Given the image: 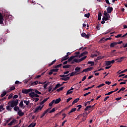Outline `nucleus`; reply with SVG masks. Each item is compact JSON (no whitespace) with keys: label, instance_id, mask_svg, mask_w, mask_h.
<instances>
[{"label":"nucleus","instance_id":"7","mask_svg":"<svg viewBox=\"0 0 127 127\" xmlns=\"http://www.w3.org/2000/svg\"><path fill=\"white\" fill-rule=\"evenodd\" d=\"M59 69L56 68V69H52L50 70V72H49V75H52L53 74V72H58Z\"/></svg>","mask_w":127,"mask_h":127},{"label":"nucleus","instance_id":"45","mask_svg":"<svg viewBox=\"0 0 127 127\" xmlns=\"http://www.w3.org/2000/svg\"><path fill=\"white\" fill-rule=\"evenodd\" d=\"M85 17H87V18H89L90 17V13H86L84 14Z\"/></svg>","mask_w":127,"mask_h":127},{"label":"nucleus","instance_id":"35","mask_svg":"<svg viewBox=\"0 0 127 127\" xmlns=\"http://www.w3.org/2000/svg\"><path fill=\"white\" fill-rule=\"evenodd\" d=\"M125 90H126V88L122 87L121 89L119 90V91L117 92V94H119V93H121V91H125Z\"/></svg>","mask_w":127,"mask_h":127},{"label":"nucleus","instance_id":"52","mask_svg":"<svg viewBox=\"0 0 127 127\" xmlns=\"http://www.w3.org/2000/svg\"><path fill=\"white\" fill-rule=\"evenodd\" d=\"M52 112L53 113H54V112H55V111H57V107H55L54 108H53L52 110H51Z\"/></svg>","mask_w":127,"mask_h":127},{"label":"nucleus","instance_id":"21","mask_svg":"<svg viewBox=\"0 0 127 127\" xmlns=\"http://www.w3.org/2000/svg\"><path fill=\"white\" fill-rule=\"evenodd\" d=\"M89 110V111L90 110H92V106L90 105L88 106H86V107L84 109V111H88Z\"/></svg>","mask_w":127,"mask_h":127},{"label":"nucleus","instance_id":"1","mask_svg":"<svg viewBox=\"0 0 127 127\" xmlns=\"http://www.w3.org/2000/svg\"><path fill=\"white\" fill-rule=\"evenodd\" d=\"M18 101L19 100L18 99H16V100H13L11 102H9L8 104H9V103H10V107L11 108H14V107L18 104Z\"/></svg>","mask_w":127,"mask_h":127},{"label":"nucleus","instance_id":"4","mask_svg":"<svg viewBox=\"0 0 127 127\" xmlns=\"http://www.w3.org/2000/svg\"><path fill=\"white\" fill-rule=\"evenodd\" d=\"M81 35L82 37H85V38H86L87 39H89L91 36V34H90V33L86 34V33H84V32L81 33Z\"/></svg>","mask_w":127,"mask_h":127},{"label":"nucleus","instance_id":"64","mask_svg":"<svg viewBox=\"0 0 127 127\" xmlns=\"http://www.w3.org/2000/svg\"><path fill=\"white\" fill-rule=\"evenodd\" d=\"M123 47H124V48H127V43L126 44H123Z\"/></svg>","mask_w":127,"mask_h":127},{"label":"nucleus","instance_id":"56","mask_svg":"<svg viewBox=\"0 0 127 127\" xmlns=\"http://www.w3.org/2000/svg\"><path fill=\"white\" fill-rule=\"evenodd\" d=\"M63 112H64V110H61L59 113L56 114V116H57V115H59V116H60V115H61V114H62Z\"/></svg>","mask_w":127,"mask_h":127},{"label":"nucleus","instance_id":"24","mask_svg":"<svg viewBox=\"0 0 127 127\" xmlns=\"http://www.w3.org/2000/svg\"><path fill=\"white\" fill-rule=\"evenodd\" d=\"M70 67H71V65L69 64H66L63 66V68H64V69H68V68H70Z\"/></svg>","mask_w":127,"mask_h":127},{"label":"nucleus","instance_id":"58","mask_svg":"<svg viewBox=\"0 0 127 127\" xmlns=\"http://www.w3.org/2000/svg\"><path fill=\"white\" fill-rule=\"evenodd\" d=\"M126 72H127V68L125 69L124 70H123L121 72H120V73H119V74H123V73H125Z\"/></svg>","mask_w":127,"mask_h":127},{"label":"nucleus","instance_id":"6","mask_svg":"<svg viewBox=\"0 0 127 127\" xmlns=\"http://www.w3.org/2000/svg\"><path fill=\"white\" fill-rule=\"evenodd\" d=\"M43 109V106L41 107V106H39L35 110L34 113H38L40 111H41Z\"/></svg>","mask_w":127,"mask_h":127},{"label":"nucleus","instance_id":"26","mask_svg":"<svg viewBox=\"0 0 127 127\" xmlns=\"http://www.w3.org/2000/svg\"><path fill=\"white\" fill-rule=\"evenodd\" d=\"M69 75H70L69 73L68 74H61V75H60V77H61V78H64V77L66 78L68 77Z\"/></svg>","mask_w":127,"mask_h":127},{"label":"nucleus","instance_id":"10","mask_svg":"<svg viewBox=\"0 0 127 127\" xmlns=\"http://www.w3.org/2000/svg\"><path fill=\"white\" fill-rule=\"evenodd\" d=\"M110 15L108 16H103L102 20L107 21V20H109V19H110Z\"/></svg>","mask_w":127,"mask_h":127},{"label":"nucleus","instance_id":"57","mask_svg":"<svg viewBox=\"0 0 127 127\" xmlns=\"http://www.w3.org/2000/svg\"><path fill=\"white\" fill-rule=\"evenodd\" d=\"M15 84L16 85H20V84H21V82L18 81V80H16L15 82Z\"/></svg>","mask_w":127,"mask_h":127},{"label":"nucleus","instance_id":"61","mask_svg":"<svg viewBox=\"0 0 127 127\" xmlns=\"http://www.w3.org/2000/svg\"><path fill=\"white\" fill-rule=\"evenodd\" d=\"M104 14L105 16L110 15V14H109L108 13H107V11H104Z\"/></svg>","mask_w":127,"mask_h":127},{"label":"nucleus","instance_id":"47","mask_svg":"<svg viewBox=\"0 0 127 127\" xmlns=\"http://www.w3.org/2000/svg\"><path fill=\"white\" fill-rule=\"evenodd\" d=\"M62 66V64H58L57 65L55 66V68H60Z\"/></svg>","mask_w":127,"mask_h":127},{"label":"nucleus","instance_id":"5","mask_svg":"<svg viewBox=\"0 0 127 127\" xmlns=\"http://www.w3.org/2000/svg\"><path fill=\"white\" fill-rule=\"evenodd\" d=\"M94 68L93 67H88L87 68H85L83 69L80 73H84V72H89L90 71H92Z\"/></svg>","mask_w":127,"mask_h":127},{"label":"nucleus","instance_id":"60","mask_svg":"<svg viewBox=\"0 0 127 127\" xmlns=\"http://www.w3.org/2000/svg\"><path fill=\"white\" fill-rule=\"evenodd\" d=\"M62 116H63V118H62V120L64 121V119H65V118H66V114L64 113Z\"/></svg>","mask_w":127,"mask_h":127},{"label":"nucleus","instance_id":"20","mask_svg":"<svg viewBox=\"0 0 127 127\" xmlns=\"http://www.w3.org/2000/svg\"><path fill=\"white\" fill-rule=\"evenodd\" d=\"M38 84V81H34L33 82H31V86H36Z\"/></svg>","mask_w":127,"mask_h":127},{"label":"nucleus","instance_id":"13","mask_svg":"<svg viewBox=\"0 0 127 127\" xmlns=\"http://www.w3.org/2000/svg\"><path fill=\"white\" fill-rule=\"evenodd\" d=\"M76 57H77V56H73L70 57L67 60L68 62H71L73 60V59H74V58H76Z\"/></svg>","mask_w":127,"mask_h":127},{"label":"nucleus","instance_id":"2","mask_svg":"<svg viewBox=\"0 0 127 127\" xmlns=\"http://www.w3.org/2000/svg\"><path fill=\"white\" fill-rule=\"evenodd\" d=\"M29 96L31 98H34V97H35L36 98H39V96L38 95V94L35 93V92L33 91H31L29 93Z\"/></svg>","mask_w":127,"mask_h":127},{"label":"nucleus","instance_id":"42","mask_svg":"<svg viewBox=\"0 0 127 127\" xmlns=\"http://www.w3.org/2000/svg\"><path fill=\"white\" fill-rule=\"evenodd\" d=\"M63 89H64V87H61V88L58 89L57 91V92H60V91H63Z\"/></svg>","mask_w":127,"mask_h":127},{"label":"nucleus","instance_id":"63","mask_svg":"<svg viewBox=\"0 0 127 127\" xmlns=\"http://www.w3.org/2000/svg\"><path fill=\"white\" fill-rule=\"evenodd\" d=\"M12 96H13V94L11 93L10 94L8 97V99H11L12 98Z\"/></svg>","mask_w":127,"mask_h":127},{"label":"nucleus","instance_id":"46","mask_svg":"<svg viewBox=\"0 0 127 127\" xmlns=\"http://www.w3.org/2000/svg\"><path fill=\"white\" fill-rule=\"evenodd\" d=\"M20 111V110H19V108H18V107L16 106L15 107H14V111H15L16 112H17V111Z\"/></svg>","mask_w":127,"mask_h":127},{"label":"nucleus","instance_id":"19","mask_svg":"<svg viewBox=\"0 0 127 127\" xmlns=\"http://www.w3.org/2000/svg\"><path fill=\"white\" fill-rule=\"evenodd\" d=\"M76 110H77V109L76 108H72L70 112H68V115H69V116H70L71 115V113H73L74 112H76Z\"/></svg>","mask_w":127,"mask_h":127},{"label":"nucleus","instance_id":"29","mask_svg":"<svg viewBox=\"0 0 127 127\" xmlns=\"http://www.w3.org/2000/svg\"><path fill=\"white\" fill-rule=\"evenodd\" d=\"M95 87V85H93L91 86L88 87L87 88H85L83 89V91H87V90H89V89H92V88H94Z\"/></svg>","mask_w":127,"mask_h":127},{"label":"nucleus","instance_id":"62","mask_svg":"<svg viewBox=\"0 0 127 127\" xmlns=\"http://www.w3.org/2000/svg\"><path fill=\"white\" fill-rule=\"evenodd\" d=\"M52 90V87L51 86H50L48 88V92H51Z\"/></svg>","mask_w":127,"mask_h":127},{"label":"nucleus","instance_id":"33","mask_svg":"<svg viewBox=\"0 0 127 127\" xmlns=\"http://www.w3.org/2000/svg\"><path fill=\"white\" fill-rule=\"evenodd\" d=\"M15 122V120H12L10 123L8 124L7 126H12V124H13Z\"/></svg>","mask_w":127,"mask_h":127},{"label":"nucleus","instance_id":"27","mask_svg":"<svg viewBox=\"0 0 127 127\" xmlns=\"http://www.w3.org/2000/svg\"><path fill=\"white\" fill-rule=\"evenodd\" d=\"M80 70H81V67H79V66H77L75 68V72H76V73L80 72Z\"/></svg>","mask_w":127,"mask_h":127},{"label":"nucleus","instance_id":"8","mask_svg":"<svg viewBox=\"0 0 127 127\" xmlns=\"http://www.w3.org/2000/svg\"><path fill=\"white\" fill-rule=\"evenodd\" d=\"M3 16H2V14L0 12V24H2L3 23Z\"/></svg>","mask_w":127,"mask_h":127},{"label":"nucleus","instance_id":"38","mask_svg":"<svg viewBox=\"0 0 127 127\" xmlns=\"http://www.w3.org/2000/svg\"><path fill=\"white\" fill-rule=\"evenodd\" d=\"M46 114H47V112H46V111H45L43 113V114L41 116L40 118L42 119V118H43V117H44V116H45Z\"/></svg>","mask_w":127,"mask_h":127},{"label":"nucleus","instance_id":"23","mask_svg":"<svg viewBox=\"0 0 127 127\" xmlns=\"http://www.w3.org/2000/svg\"><path fill=\"white\" fill-rule=\"evenodd\" d=\"M86 54H88V52L85 51L84 52H83L80 55H79V58H80L82 57V56H84V55H86Z\"/></svg>","mask_w":127,"mask_h":127},{"label":"nucleus","instance_id":"43","mask_svg":"<svg viewBox=\"0 0 127 127\" xmlns=\"http://www.w3.org/2000/svg\"><path fill=\"white\" fill-rule=\"evenodd\" d=\"M19 107L21 108H23V102L22 101L20 102Z\"/></svg>","mask_w":127,"mask_h":127},{"label":"nucleus","instance_id":"49","mask_svg":"<svg viewBox=\"0 0 127 127\" xmlns=\"http://www.w3.org/2000/svg\"><path fill=\"white\" fill-rule=\"evenodd\" d=\"M61 86H62V85L60 84V83H58L56 85V88H57V89H58V88H60V87H61Z\"/></svg>","mask_w":127,"mask_h":127},{"label":"nucleus","instance_id":"15","mask_svg":"<svg viewBox=\"0 0 127 127\" xmlns=\"http://www.w3.org/2000/svg\"><path fill=\"white\" fill-rule=\"evenodd\" d=\"M60 102H61V98H59L55 100L54 103L55 104H59Z\"/></svg>","mask_w":127,"mask_h":127},{"label":"nucleus","instance_id":"31","mask_svg":"<svg viewBox=\"0 0 127 127\" xmlns=\"http://www.w3.org/2000/svg\"><path fill=\"white\" fill-rule=\"evenodd\" d=\"M86 58H87V56H84V57H82V58L79 59V62H81V61L85 60Z\"/></svg>","mask_w":127,"mask_h":127},{"label":"nucleus","instance_id":"59","mask_svg":"<svg viewBox=\"0 0 127 127\" xmlns=\"http://www.w3.org/2000/svg\"><path fill=\"white\" fill-rule=\"evenodd\" d=\"M10 91H13V90H15V87L11 86L10 88Z\"/></svg>","mask_w":127,"mask_h":127},{"label":"nucleus","instance_id":"53","mask_svg":"<svg viewBox=\"0 0 127 127\" xmlns=\"http://www.w3.org/2000/svg\"><path fill=\"white\" fill-rule=\"evenodd\" d=\"M105 86V84L104 83H102L101 84H100L99 86H97L96 88H101V87H103Z\"/></svg>","mask_w":127,"mask_h":127},{"label":"nucleus","instance_id":"17","mask_svg":"<svg viewBox=\"0 0 127 127\" xmlns=\"http://www.w3.org/2000/svg\"><path fill=\"white\" fill-rule=\"evenodd\" d=\"M61 80H63L64 81H69V80H70V77L67 76L66 77H62Z\"/></svg>","mask_w":127,"mask_h":127},{"label":"nucleus","instance_id":"22","mask_svg":"<svg viewBox=\"0 0 127 127\" xmlns=\"http://www.w3.org/2000/svg\"><path fill=\"white\" fill-rule=\"evenodd\" d=\"M79 100H80V98L75 99L72 102V106H73V105H74V104H76V103H78V101H79Z\"/></svg>","mask_w":127,"mask_h":127},{"label":"nucleus","instance_id":"44","mask_svg":"<svg viewBox=\"0 0 127 127\" xmlns=\"http://www.w3.org/2000/svg\"><path fill=\"white\" fill-rule=\"evenodd\" d=\"M36 126V123H31L30 125H29V126H30V127H34Z\"/></svg>","mask_w":127,"mask_h":127},{"label":"nucleus","instance_id":"3","mask_svg":"<svg viewBox=\"0 0 127 127\" xmlns=\"http://www.w3.org/2000/svg\"><path fill=\"white\" fill-rule=\"evenodd\" d=\"M31 91H33L32 88L23 89L22 90V94H28V93H30V92H31Z\"/></svg>","mask_w":127,"mask_h":127},{"label":"nucleus","instance_id":"48","mask_svg":"<svg viewBox=\"0 0 127 127\" xmlns=\"http://www.w3.org/2000/svg\"><path fill=\"white\" fill-rule=\"evenodd\" d=\"M6 108L7 111H11V109L10 108V106L8 105V106H6Z\"/></svg>","mask_w":127,"mask_h":127},{"label":"nucleus","instance_id":"28","mask_svg":"<svg viewBox=\"0 0 127 127\" xmlns=\"http://www.w3.org/2000/svg\"><path fill=\"white\" fill-rule=\"evenodd\" d=\"M33 91H34V92H35V93L37 94V95H41V92L37 90V89H35Z\"/></svg>","mask_w":127,"mask_h":127},{"label":"nucleus","instance_id":"54","mask_svg":"<svg viewBox=\"0 0 127 127\" xmlns=\"http://www.w3.org/2000/svg\"><path fill=\"white\" fill-rule=\"evenodd\" d=\"M73 99V98L72 97H69L68 98L67 100H66V103H69V102H70V101H71V100H72Z\"/></svg>","mask_w":127,"mask_h":127},{"label":"nucleus","instance_id":"55","mask_svg":"<svg viewBox=\"0 0 127 127\" xmlns=\"http://www.w3.org/2000/svg\"><path fill=\"white\" fill-rule=\"evenodd\" d=\"M73 61L75 62V63H79V62H81L79 61V60H77V59H73Z\"/></svg>","mask_w":127,"mask_h":127},{"label":"nucleus","instance_id":"51","mask_svg":"<svg viewBox=\"0 0 127 127\" xmlns=\"http://www.w3.org/2000/svg\"><path fill=\"white\" fill-rule=\"evenodd\" d=\"M122 34H118L117 36H115L116 38H120V37H122Z\"/></svg>","mask_w":127,"mask_h":127},{"label":"nucleus","instance_id":"25","mask_svg":"<svg viewBox=\"0 0 127 127\" xmlns=\"http://www.w3.org/2000/svg\"><path fill=\"white\" fill-rule=\"evenodd\" d=\"M102 17V12H98V19L101 20Z\"/></svg>","mask_w":127,"mask_h":127},{"label":"nucleus","instance_id":"18","mask_svg":"<svg viewBox=\"0 0 127 127\" xmlns=\"http://www.w3.org/2000/svg\"><path fill=\"white\" fill-rule=\"evenodd\" d=\"M67 59H69V57H68V56H65L62 59L61 62H63V61H65V60H67Z\"/></svg>","mask_w":127,"mask_h":127},{"label":"nucleus","instance_id":"30","mask_svg":"<svg viewBox=\"0 0 127 127\" xmlns=\"http://www.w3.org/2000/svg\"><path fill=\"white\" fill-rule=\"evenodd\" d=\"M2 111H4V108H3V105H0V112H2Z\"/></svg>","mask_w":127,"mask_h":127},{"label":"nucleus","instance_id":"16","mask_svg":"<svg viewBox=\"0 0 127 127\" xmlns=\"http://www.w3.org/2000/svg\"><path fill=\"white\" fill-rule=\"evenodd\" d=\"M116 45H118L117 44V42L112 43L110 44V47H111V48H113L114 47H115V46H116Z\"/></svg>","mask_w":127,"mask_h":127},{"label":"nucleus","instance_id":"41","mask_svg":"<svg viewBox=\"0 0 127 127\" xmlns=\"http://www.w3.org/2000/svg\"><path fill=\"white\" fill-rule=\"evenodd\" d=\"M88 64H91V66H94L95 63L94 62H88Z\"/></svg>","mask_w":127,"mask_h":127},{"label":"nucleus","instance_id":"40","mask_svg":"<svg viewBox=\"0 0 127 127\" xmlns=\"http://www.w3.org/2000/svg\"><path fill=\"white\" fill-rule=\"evenodd\" d=\"M111 61H107L106 62V66H110L111 65Z\"/></svg>","mask_w":127,"mask_h":127},{"label":"nucleus","instance_id":"39","mask_svg":"<svg viewBox=\"0 0 127 127\" xmlns=\"http://www.w3.org/2000/svg\"><path fill=\"white\" fill-rule=\"evenodd\" d=\"M24 104H26V106H28V105H29V100H28V101L24 100Z\"/></svg>","mask_w":127,"mask_h":127},{"label":"nucleus","instance_id":"36","mask_svg":"<svg viewBox=\"0 0 127 127\" xmlns=\"http://www.w3.org/2000/svg\"><path fill=\"white\" fill-rule=\"evenodd\" d=\"M55 62H56V60H55L51 64H49V67L52 66V65H53V64H54L55 63Z\"/></svg>","mask_w":127,"mask_h":127},{"label":"nucleus","instance_id":"34","mask_svg":"<svg viewBox=\"0 0 127 127\" xmlns=\"http://www.w3.org/2000/svg\"><path fill=\"white\" fill-rule=\"evenodd\" d=\"M5 95H6V91H4L3 92V93L0 95V97L2 98L3 97H4V96H5Z\"/></svg>","mask_w":127,"mask_h":127},{"label":"nucleus","instance_id":"37","mask_svg":"<svg viewBox=\"0 0 127 127\" xmlns=\"http://www.w3.org/2000/svg\"><path fill=\"white\" fill-rule=\"evenodd\" d=\"M72 93H73V91H71V90H69L67 91L66 95H70V94H72Z\"/></svg>","mask_w":127,"mask_h":127},{"label":"nucleus","instance_id":"50","mask_svg":"<svg viewBox=\"0 0 127 127\" xmlns=\"http://www.w3.org/2000/svg\"><path fill=\"white\" fill-rule=\"evenodd\" d=\"M77 108H78L77 109V111L79 112V111H80V110H81V108H82V105H78V106H77Z\"/></svg>","mask_w":127,"mask_h":127},{"label":"nucleus","instance_id":"11","mask_svg":"<svg viewBox=\"0 0 127 127\" xmlns=\"http://www.w3.org/2000/svg\"><path fill=\"white\" fill-rule=\"evenodd\" d=\"M69 74L70 75V77H73V76L79 75L80 73H77V72L73 71V72H72L71 73H69Z\"/></svg>","mask_w":127,"mask_h":127},{"label":"nucleus","instance_id":"14","mask_svg":"<svg viewBox=\"0 0 127 127\" xmlns=\"http://www.w3.org/2000/svg\"><path fill=\"white\" fill-rule=\"evenodd\" d=\"M49 99V97L46 98V99H44L42 102H40V105H42L45 102H47V101Z\"/></svg>","mask_w":127,"mask_h":127},{"label":"nucleus","instance_id":"12","mask_svg":"<svg viewBox=\"0 0 127 127\" xmlns=\"http://www.w3.org/2000/svg\"><path fill=\"white\" fill-rule=\"evenodd\" d=\"M18 115L19 116V117H22L24 116V113L22 112L21 110H20L18 111Z\"/></svg>","mask_w":127,"mask_h":127},{"label":"nucleus","instance_id":"32","mask_svg":"<svg viewBox=\"0 0 127 127\" xmlns=\"http://www.w3.org/2000/svg\"><path fill=\"white\" fill-rule=\"evenodd\" d=\"M55 100H53L51 103L49 104V107H52L53 104L55 103Z\"/></svg>","mask_w":127,"mask_h":127},{"label":"nucleus","instance_id":"9","mask_svg":"<svg viewBox=\"0 0 127 127\" xmlns=\"http://www.w3.org/2000/svg\"><path fill=\"white\" fill-rule=\"evenodd\" d=\"M113 10H114V9L113 8V7L109 6L107 8V13H111Z\"/></svg>","mask_w":127,"mask_h":127}]
</instances>
